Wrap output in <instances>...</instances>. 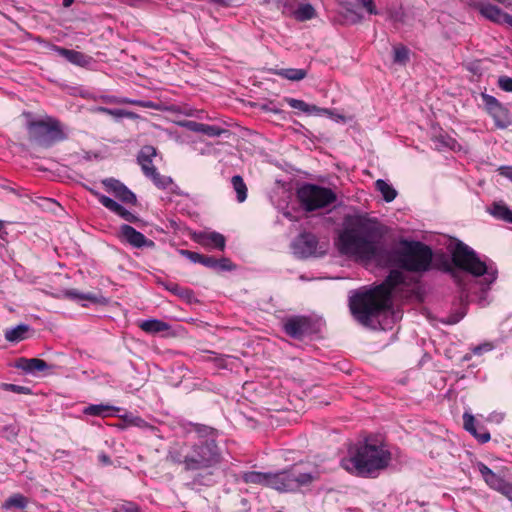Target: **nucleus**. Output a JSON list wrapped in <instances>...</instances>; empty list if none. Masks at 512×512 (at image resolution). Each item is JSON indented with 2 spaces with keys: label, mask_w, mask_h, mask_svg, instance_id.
<instances>
[{
  "label": "nucleus",
  "mask_w": 512,
  "mask_h": 512,
  "mask_svg": "<svg viewBox=\"0 0 512 512\" xmlns=\"http://www.w3.org/2000/svg\"><path fill=\"white\" fill-rule=\"evenodd\" d=\"M477 468L485 483L491 489L498 491L508 500L512 501V482L506 481L482 462L477 464Z\"/></svg>",
  "instance_id": "9d476101"
},
{
  "label": "nucleus",
  "mask_w": 512,
  "mask_h": 512,
  "mask_svg": "<svg viewBox=\"0 0 512 512\" xmlns=\"http://www.w3.org/2000/svg\"><path fill=\"white\" fill-rule=\"evenodd\" d=\"M29 500L27 497L20 493H14L10 497H8L2 505V508L5 510L9 509H20L23 510L27 507Z\"/></svg>",
  "instance_id": "2f4dec72"
},
{
  "label": "nucleus",
  "mask_w": 512,
  "mask_h": 512,
  "mask_svg": "<svg viewBox=\"0 0 512 512\" xmlns=\"http://www.w3.org/2000/svg\"><path fill=\"white\" fill-rule=\"evenodd\" d=\"M488 114L493 118L497 128L505 129L510 124L509 111L493 96L483 95Z\"/></svg>",
  "instance_id": "9b49d317"
},
{
  "label": "nucleus",
  "mask_w": 512,
  "mask_h": 512,
  "mask_svg": "<svg viewBox=\"0 0 512 512\" xmlns=\"http://www.w3.org/2000/svg\"><path fill=\"white\" fill-rule=\"evenodd\" d=\"M293 17L297 21H308L317 16L316 9L310 3H300L292 12Z\"/></svg>",
  "instance_id": "c85d7f7f"
},
{
  "label": "nucleus",
  "mask_w": 512,
  "mask_h": 512,
  "mask_svg": "<svg viewBox=\"0 0 512 512\" xmlns=\"http://www.w3.org/2000/svg\"><path fill=\"white\" fill-rule=\"evenodd\" d=\"M185 126L192 132L202 133L209 137H219L224 133H227L228 130L221 128L216 125H209L196 121H188Z\"/></svg>",
  "instance_id": "5701e85b"
},
{
  "label": "nucleus",
  "mask_w": 512,
  "mask_h": 512,
  "mask_svg": "<svg viewBox=\"0 0 512 512\" xmlns=\"http://www.w3.org/2000/svg\"><path fill=\"white\" fill-rule=\"evenodd\" d=\"M137 104H139L140 106L145 107V108L152 107L151 102H138Z\"/></svg>",
  "instance_id": "3c124183"
},
{
  "label": "nucleus",
  "mask_w": 512,
  "mask_h": 512,
  "mask_svg": "<svg viewBox=\"0 0 512 512\" xmlns=\"http://www.w3.org/2000/svg\"><path fill=\"white\" fill-rule=\"evenodd\" d=\"M156 155L157 150L151 145L143 146L137 155V163L140 165L141 170L146 177L157 170L153 165V158L156 157Z\"/></svg>",
  "instance_id": "6ab92c4d"
},
{
  "label": "nucleus",
  "mask_w": 512,
  "mask_h": 512,
  "mask_svg": "<svg viewBox=\"0 0 512 512\" xmlns=\"http://www.w3.org/2000/svg\"><path fill=\"white\" fill-rule=\"evenodd\" d=\"M1 388L6 391H11L17 394H31V389L26 386H20L16 384H10V383H1Z\"/></svg>",
  "instance_id": "a19ab883"
},
{
  "label": "nucleus",
  "mask_w": 512,
  "mask_h": 512,
  "mask_svg": "<svg viewBox=\"0 0 512 512\" xmlns=\"http://www.w3.org/2000/svg\"><path fill=\"white\" fill-rule=\"evenodd\" d=\"M501 174L507 176L512 180V167H503L501 168Z\"/></svg>",
  "instance_id": "09e8293b"
},
{
  "label": "nucleus",
  "mask_w": 512,
  "mask_h": 512,
  "mask_svg": "<svg viewBox=\"0 0 512 512\" xmlns=\"http://www.w3.org/2000/svg\"><path fill=\"white\" fill-rule=\"evenodd\" d=\"M392 58L394 64L406 66L410 61L409 48L401 43L393 45Z\"/></svg>",
  "instance_id": "7c9ffc66"
},
{
  "label": "nucleus",
  "mask_w": 512,
  "mask_h": 512,
  "mask_svg": "<svg viewBox=\"0 0 512 512\" xmlns=\"http://www.w3.org/2000/svg\"><path fill=\"white\" fill-rule=\"evenodd\" d=\"M358 3H360L362 5L363 8L366 9V11L369 13V14H376L377 11L375 9V6H374V3H373V0H357Z\"/></svg>",
  "instance_id": "49530a36"
},
{
  "label": "nucleus",
  "mask_w": 512,
  "mask_h": 512,
  "mask_svg": "<svg viewBox=\"0 0 512 512\" xmlns=\"http://www.w3.org/2000/svg\"><path fill=\"white\" fill-rule=\"evenodd\" d=\"M64 297L74 301L87 300L93 303L98 301L97 296L93 293H81L76 289H68L64 291Z\"/></svg>",
  "instance_id": "e433bc0d"
},
{
  "label": "nucleus",
  "mask_w": 512,
  "mask_h": 512,
  "mask_svg": "<svg viewBox=\"0 0 512 512\" xmlns=\"http://www.w3.org/2000/svg\"><path fill=\"white\" fill-rule=\"evenodd\" d=\"M498 87L505 92H512V78L506 75L500 76Z\"/></svg>",
  "instance_id": "79ce46f5"
},
{
  "label": "nucleus",
  "mask_w": 512,
  "mask_h": 512,
  "mask_svg": "<svg viewBox=\"0 0 512 512\" xmlns=\"http://www.w3.org/2000/svg\"><path fill=\"white\" fill-rule=\"evenodd\" d=\"M14 367L26 374L36 375L52 368L46 361L39 358L20 357L15 360Z\"/></svg>",
  "instance_id": "f3484780"
},
{
  "label": "nucleus",
  "mask_w": 512,
  "mask_h": 512,
  "mask_svg": "<svg viewBox=\"0 0 512 512\" xmlns=\"http://www.w3.org/2000/svg\"><path fill=\"white\" fill-rule=\"evenodd\" d=\"M147 178L151 179L153 184L159 189H166L173 183V180L171 177L161 175L158 172V170H156L154 173L150 174Z\"/></svg>",
  "instance_id": "58836bf2"
},
{
  "label": "nucleus",
  "mask_w": 512,
  "mask_h": 512,
  "mask_svg": "<svg viewBox=\"0 0 512 512\" xmlns=\"http://www.w3.org/2000/svg\"><path fill=\"white\" fill-rule=\"evenodd\" d=\"M166 290L170 291L174 295L179 296L182 299L190 301L193 297V291L188 288L181 287L177 283L168 282L164 284Z\"/></svg>",
  "instance_id": "c9c22d12"
},
{
  "label": "nucleus",
  "mask_w": 512,
  "mask_h": 512,
  "mask_svg": "<svg viewBox=\"0 0 512 512\" xmlns=\"http://www.w3.org/2000/svg\"><path fill=\"white\" fill-rule=\"evenodd\" d=\"M445 270L448 271V272H452L453 276L456 277V273L453 271V269L451 268L450 264H448V263L446 264Z\"/></svg>",
  "instance_id": "603ef678"
},
{
  "label": "nucleus",
  "mask_w": 512,
  "mask_h": 512,
  "mask_svg": "<svg viewBox=\"0 0 512 512\" xmlns=\"http://www.w3.org/2000/svg\"><path fill=\"white\" fill-rule=\"evenodd\" d=\"M404 282L401 271L391 270L382 283L351 297V313L359 323L369 325L373 317L390 308L393 291Z\"/></svg>",
  "instance_id": "f03ea898"
},
{
  "label": "nucleus",
  "mask_w": 512,
  "mask_h": 512,
  "mask_svg": "<svg viewBox=\"0 0 512 512\" xmlns=\"http://www.w3.org/2000/svg\"><path fill=\"white\" fill-rule=\"evenodd\" d=\"M480 352H481V347H476V348L474 349V353H475V354H480Z\"/></svg>",
  "instance_id": "864d4df0"
},
{
  "label": "nucleus",
  "mask_w": 512,
  "mask_h": 512,
  "mask_svg": "<svg viewBox=\"0 0 512 512\" xmlns=\"http://www.w3.org/2000/svg\"><path fill=\"white\" fill-rule=\"evenodd\" d=\"M278 76L291 80L300 81L307 76V70L298 68H282L275 72Z\"/></svg>",
  "instance_id": "473e14b6"
},
{
  "label": "nucleus",
  "mask_w": 512,
  "mask_h": 512,
  "mask_svg": "<svg viewBox=\"0 0 512 512\" xmlns=\"http://www.w3.org/2000/svg\"><path fill=\"white\" fill-rule=\"evenodd\" d=\"M450 253L455 267L477 277L487 272L485 262L481 261L477 253L464 242L457 240L450 248Z\"/></svg>",
  "instance_id": "1a4fd4ad"
},
{
  "label": "nucleus",
  "mask_w": 512,
  "mask_h": 512,
  "mask_svg": "<svg viewBox=\"0 0 512 512\" xmlns=\"http://www.w3.org/2000/svg\"><path fill=\"white\" fill-rule=\"evenodd\" d=\"M167 459L174 464H182L186 471H198L219 465L222 453L217 442L198 441L183 454L170 452Z\"/></svg>",
  "instance_id": "20e7f679"
},
{
  "label": "nucleus",
  "mask_w": 512,
  "mask_h": 512,
  "mask_svg": "<svg viewBox=\"0 0 512 512\" xmlns=\"http://www.w3.org/2000/svg\"><path fill=\"white\" fill-rule=\"evenodd\" d=\"M73 2H74V0H63L62 4L65 8H68L73 4Z\"/></svg>",
  "instance_id": "8fccbe9b"
},
{
  "label": "nucleus",
  "mask_w": 512,
  "mask_h": 512,
  "mask_svg": "<svg viewBox=\"0 0 512 512\" xmlns=\"http://www.w3.org/2000/svg\"><path fill=\"white\" fill-rule=\"evenodd\" d=\"M375 187L382 194L383 199L386 202L393 201L397 196V191L385 180L378 179L375 182Z\"/></svg>",
  "instance_id": "f704fd0d"
},
{
  "label": "nucleus",
  "mask_w": 512,
  "mask_h": 512,
  "mask_svg": "<svg viewBox=\"0 0 512 512\" xmlns=\"http://www.w3.org/2000/svg\"><path fill=\"white\" fill-rule=\"evenodd\" d=\"M119 237L134 248H151L155 247V242L148 239L143 233L137 231L135 228L128 224L120 226Z\"/></svg>",
  "instance_id": "ddd939ff"
},
{
  "label": "nucleus",
  "mask_w": 512,
  "mask_h": 512,
  "mask_svg": "<svg viewBox=\"0 0 512 512\" xmlns=\"http://www.w3.org/2000/svg\"><path fill=\"white\" fill-rule=\"evenodd\" d=\"M119 409L108 404H90L83 409V414L96 417H106L111 412H116Z\"/></svg>",
  "instance_id": "bb28decb"
},
{
  "label": "nucleus",
  "mask_w": 512,
  "mask_h": 512,
  "mask_svg": "<svg viewBox=\"0 0 512 512\" xmlns=\"http://www.w3.org/2000/svg\"><path fill=\"white\" fill-rule=\"evenodd\" d=\"M296 198L305 212H313L332 205L337 195L331 188L304 183L297 189Z\"/></svg>",
  "instance_id": "0eeeda50"
},
{
  "label": "nucleus",
  "mask_w": 512,
  "mask_h": 512,
  "mask_svg": "<svg viewBox=\"0 0 512 512\" xmlns=\"http://www.w3.org/2000/svg\"><path fill=\"white\" fill-rule=\"evenodd\" d=\"M201 265L205 266V267H208V268H211V269H216V258L213 257V256H208V255H204L202 254V258H201Z\"/></svg>",
  "instance_id": "a18cd8bd"
},
{
  "label": "nucleus",
  "mask_w": 512,
  "mask_h": 512,
  "mask_svg": "<svg viewBox=\"0 0 512 512\" xmlns=\"http://www.w3.org/2000/svg\"><path fill=\"white\" fill-rule=\"evenodd\" d=\"M316 478L315 474L295 464L283 471L270 473L269 487L279 492H294L303 486L310 485Z\"/></svg>",
  "instance_id": "6e6552de"
},
{
  "label": "nucleus",
  "mask_w": 512,
  "mask_h": 512,
  "mask_svg": "<svg viewBox=\"0 0 512 512\" xmlns=\"http://www.w3.org/2000/svg\"><path fill=\"white\" fill-rule=\"evenodd\" d=\"M102 184L109 192H112L115 195V197H117L120 201L131 205L136 204V195L119 180L114 178H106L102 181Z\"/></svg>",
  "instance_id": "2eb2a0df"
},
{
  "label": "nucleus",
  "mask_w": 512,
  "mask_h": 512,
  "mask_svg": "<svg viewBox=\"0 0 512 512\" xmlns=\"http://www.w3.org/2000/svg\"><path fill=\"white\" fill-rule=\"evenodd\" d=\"M386 233L376 219L357 217L344 226L334 244L341 255L370 261L380 257Z\"/></svg>",
  "instance_id": "f257e3e1"
},
{
  "label": "nucleus",
  "mask_w": 512,
  "mask_h": 512,
  "mask_svg": "<svg viewBox=\"0 0 512 512\" xmlns=\"http://www.w3.org/2000/svg\"><path fill=\"white\" fill-rule=\"evenodd\" d=\"M192 431H194L198 437L199 441H214L216 442L219 431L211 426H207L200 423H191Z\"/></svg>",
  "instance_id": "a878e982"
},
{
  "label": "nucleus",
  "mask_w": 512,
  "mask_h": 512,
  "mask_svg": "<svg viewBox=\"0 0 512 512\" xmlns=\"http://www.w3.org/2000/svg\"><path fill=\"white\" fill-rule=\"evenodd\" d=\"M182 255L186 256L193 263H201L202 254L190 250H182Z\"/></svg>",
  "instance_id": "c03bdc74"
},
{
  "label": "nucleus",
  "mask_w": 512,
  "mask_h": 512,
  "mask_svg": "<svg viewBox=\"0 0 512 512\" xmlns=\"http://www.w3.org/2000/svg\"><path fill=\"white\" fill-rule=\"evenodd\" d=\"M286 101L291 108L300 110L305 113H309L316 108L315 106H310L305 101L299 99L288 98Z\"/></svg>",
  "instance_id": "ea45409f"
},
{
  "label": "nucleus",
  "mask_w": 512,
  "mask_h": 512,
  "mask_svg": "<svg viewBox=\"0 0 512 512\" xmlns=\"http://www.w3.org/2000/svg\"><path fill=\"white\" fill-rule=\"evenodd\" d=\"M123 511L125 512H139L137 505L134 503H128L127 505H123Z\"/></svg>",
  "instance_id": "de8ad7c7"
},
{
  "label": "nucleus",
  "mask_w": 512,
  "mask_h": 512,
  "mask_svg": "<svg viewBox=\"0 0 512 512\" xmlns=\"http://www.w3.org/2000/svg\"><path fill=\"white\" fill-rule=\"evenodd\" d=\"M197 243L204 247H213L220 251H224L226 239L224 235L218 232L200 233L196 238Z\"/></svg>",
  "instance_id": "412c9836"
},
{
  "label": "nucleus",
  "mask_w": 512,
  "mask_h": 512,
  "mask_svg": "<svg viewBox=\"0 0 512 512\" xmlns=\"http://www.w3.org/2000/svg\"><path fill=\"white\" fill-rule=\"evenodd\" d=\"M479 11L481 15L485 18L496 22L503 23L507 22L512 26V16L502 12L498 7L492 4H482L479 6Z\"/></svg>",
  "instance_id": "4be33fe9"
},
{
  "label": "nucleus",
  "mask_w": 512,
  "mask_h": 512,
  "mask_svg": "<svg viewBox=\"0 0 512 512\" xmlns=\"http://www.w3.org/2000/svg\"><path fill=\"white\" fill-rule=\"evenodd\" d=\"M234 265L228 258H216V269L215 270H222V271H230L234 269Z\"/></svg>",
  "instance_id": "37998d69"
},
{
  "label": "nucleus",
  "mask_w": 512,
  "mask_h": 512,
  "mask_svg": "<svg viewBox=\"0 0 512 512\" xmlns=\"http://www.w3.org/2000/svg\"><path fill=\"white\" fill-rule=\"evenodd\" d=\"M29 141L42 148H50L57 142L67 139L61 122L53 117L32 120L27 123Z\"/></svg>",
  "instance_id": "423d86ee"
},
{
  "label": "nucleus",
  "mask_w": 512,
  "mask_h": 512,
  "mask_svg": "<svg viewBox=\"0 0 512 512\" xmlns=\"http://www.w3.org/2000/svg\"><path fill=\"white\" fill-rule=\"evenodd\" d=\"M390 460V452L383 447L364 443L349 458H344L341 466L355 476L371 477L385 469Z\"/></svg>",
  "instance_id": "7ed1b4c3"
},
{
  "label": "nucleus",
  "mask_w": 512,
  "mask_h": 512,
  "mask_svg": "<svg viewBox=\"0 0 512 512\" xmlns=\"http://www.w3.org/2000/svg\"><path fill=\"white\" fill-rule=\"evenodd\" d=\"M241 478L247 484H257L269 487L270 473L248 471L244 472Z\"/></svg>",
  "instance_id": "c756f323"
},
{
  "label": "nucleus",
  "mask_w": 512,
  "mask_h": 512,
  "mask_svg": "<svg viewBox=\"0 0 512 512\" xmlns=\"http://www.w3.org/2000/svg\"><path fill=\"white\" fill-rule=\"evenodd\" d=\"M463 426L481 444L487 443L491 438L489 431L483 425L477 423L474 416L467 412L463 414Z\"/></svg>",
  "instance_id": "a211bd4d"
},
{
  "label": "nucleus",
  "mask_w": 512,
  "mask_h": 512,
  "mask_svg": "<svg viewBox=\"0 0 512 512\" xmlns=\"http://www.w3.org/2000/svg\"><path fill=\"white\" fill-rule=\"evenodd\" d=\"M487 211L495 219L512 224V209L505 202L495 201Z\"/></svg>",
  "instance_id": "b1692460"
},
{
  "label": "nucleus",
  "mask_w": 512,
  "mask_h": 512,
  "mask_svg": "<svg viewBox=\"0 0 512 512\" xmlns=\"http://www.w3.org/2000/svg\"><path fill=\"white\" fill-rule=\"evenodd\" d=\"M393 263L408 272L424 273L431 269L433 251L420 241L402 240L401 248L393 252Z\"/></svg>",
  "instance_id": "39448f33"
},
{
  "label": "nucleus",
  "mask_w": 512,
  "mask_h": 512,
  "mask_svg": "<svg viewBox=\"0 0 512 512\" xmlns=\"http://www.w3.org/2000/svg\"><path fill=\"white\" fill-rule=\"evenodd\" d=\"M147 178L151 179L153 184L159 189H166L173 183V180L171 177L161 175L158 172V170H156L154 173L150 174Z\"/></svg>",
  "instance_id": "4c0bfd02"
},
{
  "label": "nucleus",
  "mask_w": 512,
  "mask_h": 512,
  "mask_svg": "<svg viewBox=\"0 0 512 512\" xmlns=\"http://www.w3.org/2000/svg\"><path fill=\"white\" fill-rule=\"evenodd\" d=\"M231 183L236 192L237 201L239 203L244 202L247 199L248 189L243 178L240 175H235L232 177Z\"/></svg>",
  "instance_id": "72a5a7b5"
},
{
  "label": "nucleus",
  "mask_w": 512,
  "mask_h": 512,
  "mask_svg": "<svg viewBox=\"0 0 512 512\" xmlns=\"http://www.w3.org/2000/svg\"><path fill=\"white\" fill-rule=\"evenodd\" d=\"M30 327L26 324H19L14 328L6 329L4 337L8 342L17 343L27 338Z\"/></svg>",
  "instance_id": "cd10ccee"
},
{
  "label": "nucleus",
  "mask_w": 512,
  "mask_h": 512,
  "mask_svg": "<svg viewBox=\"0 0 512 512\" xmlns=\"http://www.w3.org/2000/svg\"><path fill=\"white\" fill-rule=\"evenodd\" d=\"M317 237L309 232L301 233L292 243L293 253L299 258H308L316 254Z\"/></svg>",
  "instance_id": "4468645a"
},
{
  "label": "nucleus",
  "mask_w": 512,
  "mask_h": 512,
  "mask_svg": "<svg viewBox=\"0 0 512 512\" xmlns=\"http://www.w3.org/2000/svg\"><path fill=\"white\" fill-rule=\"evenodd\" d=\"M51 49L76 66L85 67L91 60L89 56L75 50L66 49L56 45H51Z\"/></svg>",
  "instance_id": "aec40b11"
},
{
  "label": "nucleus",
  "mask_w": 512,
  "mask_h": 512,
  "mask_svg": "<svg viewBox=\"0 0 512 512\" xmlns=\"http://www.w3.org/2000/svg\"><path fill=\"white\" fill-rule=\"evenodd\" d=\"M103 461H105L106 463L110 462V460H109V458L107 456H103Z\"/></svg>",
  "instance_id": "6e6d98bb"
},
{
  "label": "nucleus",
  "mask_w": 512,
  "mask_h": 512,
  "mask_svg": "<svg viewBox=\"0 0 512 512\" xmlns=\"http://www.w3.org/2000/svg\"><path fill=\"white\" fill-rule=\"evenodd\" d=\"M139 328L147 334L156 335L171 329L170 324L158 319L143 320L138 324Z\"/></svg>",
  "instance_id": "393cba45"
},
{
  "label": "nucleus",
  "mask_w": 512,
  "mask_h": 512,
  "mask_svg": "<svg viewBox=\"0 0 512 512\" xmlns=\"http://www.w3.org/2000/svg\"><path fill=\"white\" fill-rule=\"evenodd\" d=\"M93 194L97 197L98 201L108 210L120 216L127 222L136 223L138 221V217L124 208L122 205L114 201L113 199L100 194L98 192H94Z\"/></svg>",
  "instance_id": "dca6fc26"
},
{
  "label": "nucleus",
  "mask_w": 512,
  "mask_h": 512,
  "mask_svg": "<svg viewBox=\"0 0 512 512\" xmlns=\"http://www.w3.org/2000/svg\"><path fill=\"white\" fill-rule=\"evenodd\" d=\"M4 225H5L4 221L0 220V231L4 228Z\"/></svg>",
  "instance_id": "5fc2aeb1"
},
{
  "label": "nucleus",
  "mask_w": 512,
  "mask_h": 512,
  "mask_svg": "<svg viewBox=\"0 0 512 512\" xmlns=\"http://www.w3.org/2000/svg\"><path fill=\"white\" fill-rule=\"evenodd\" d=\"M311 320L306 316H292L283 323L285 333L294 338L301 340L311 331Z\"/></svg>",
  "instance_id": "f8f14e48"
}]
</instances>
